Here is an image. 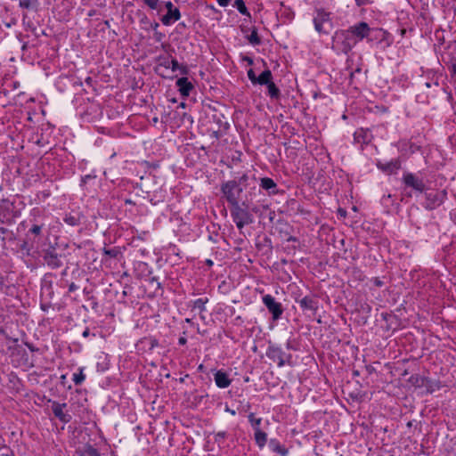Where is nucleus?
I'll list each match as a JSON object with an SVG mask.
<instances>
[{"mask_svg":"<svg viewBox=\"0 0 456 456\" xmlns=\"http://www.w3.org/2000/svg\"><path fill=\"white\" fill-rule=\"evenodd\" d=\"M256 181V178L255 175L249 176L248 174L244 173L239 177L222 183L220 191L229 207L231 208L240 203V196L243 191L247 189L251 183H255Z\"/></svg>","mask_w":456,"mask_h":456,"instance_id":"obj_1","label":"nucleus"},{"mask_svg":"<svg viewBox=\"0 0 456 456\" xmlns=\"http://www.w3.org/2000/svg\"><path fill=\"white\" fill-rule=\"evenodd\" d=\"M231 216L236 227L242 230L246 225L252 224L255 222L254 216L250 214L248 209V198L240 203L230 208Z\"/></svg>","mask_w":456,"mask_h":456,"instance_id":"obj_2","label":"nucleus"},{"mask_svg":"<svg viewBox=\"0 0 456 456\" xmlns=\"http://www.w3.org/2000/svg\"><path fill=\"white\" fill-rule=\"evenodd\" d=\"M332 42L334 47L345 54H348L357 45L348 28L337 30L332 37Z\"/></svg>","mask_w":456,"mask_h":456,"instance_id":"obj_3","label":"nucleus"},{"mask_svg":"<svg viewBox=\"0 0 456 456\" xmlns=\"http://www.w3.org/2000/svg\"><path fill=\"white\" fill-rule=\"evenodd\" d=\"M313 22L319 34L329 35L333 28L331 12L323 8L315 9Z\"/></svg>","mask_w":456,"mask_h":456,"instance_id":"obj_4","label":"nucleus"},{"mask_svg":"<svg viewBox=\"0 0 456 456\" xmlns=\"http://www.w3.org/2000/svg\"><path fill=\"white\" fill-rule=\"evenodd\" d=\"M366 42L371 45L386 43L389 46L391 45V36L387 30L378 27H370L368 24Z\"/></svg>","mask_w":456,"mask_h":456,"instance_id":"obj_5","label":"nucleus"},{"mask_svg":"<svg viewBox=\"0 0 456 456\" xmlns=\"http://www.w3.org/2000/svg\"><path fill=\"white\" fill-rule=\"evenodd\" d=\"M426 201L423 207L428 210H434L440 207L447 199L446 190L424 191Z\"/></svg>","mask_w":456,"mask_h":456,"instance_id":"obj_6","label":"nucleus"},{"mask_svg":"<svg viewBox=\"0 0 456 456\" xmlns=\"http://www.w3.org/2000/svg\"><path fill=\"white\" fill-rule=\"evenodd\" d=\"M42 257L45 264L51 269H58L63 265V256L57 252L53 245H50L48 248L42 250Z\"/></svg>","mask_w":456,"mask_h":456,"instance_id":"obj_7","label":"nucleus"},{"mask_svg":"<svg viewBox=\"0 0 456 456\" xmlns=\"http://www.w3.org/2000/svg\"><path fill=\"white\" fill-rule=\"evenodd\" d=\"M266 356L273 360V362H277V365L279 367L284 366L286 363L290 364L292 355L290 354H286L281 347L274 345H270L266 351Z\"/></svg>","mask_w":456,"mask_h":456,"instance_id":"obj_8","label":"nucleus"},{"mask_svg":"<svg viewBox=\"0 0 456 456\" xmlns=\"http://www.w3.org/2000/svg\"><path fill=\"white\" fill-rule=\"evenodd\" d=\"M262 301L268 312L272 314L273 321H278L281 318L284 311L283 306L280 302H277L272 295L266 294L263 296Z\"/></svg>","mask_w":456,"mask_h":456,"instance_id":"obj_9","label":"nucleus"},{"mask_svg":"<svg viewBox=\"0 0 456 456\" xmlns=\"http://www.w3.org/2000/svg\"><path fill=\"white\" fill-rule=\"evenodd\" d=\"M12 203L8 200L3 199L0 200V224L12 225L14 223L15 216H12Z\"/></svg>","mask_w":456,"mask_h":456,"instance_id":"obj_10","label":"nucleus"},{"mask_svg":"<svg viewBox=\"0 0 456 456\" xmlns=\"http://www.w3.org/2000/svg\"><path fill=\"white\" fill-rule=\"evenodd\" d=\"M403 183L406 187H410L417 192L422 193L426 190L423 179L419 178L414 174L406 172L403 175Z\"/></svg>","mask_w":456,"mask_h":456,"instance_id":"obj_11","label":"nucleus"},{"mask_svg":"<svg viewBox=\"0 0 456 456\" xmlns=\"http://www.w3.org/2000/svg\"><path fill=\"white\" fill-rule=\"evenodd\" d=\"M52 403V411L56 419H58L61 422L67 424L71 421L72 416L64 411V409L67 407V403H60L56 401H49Z\"/></svg>","mask_w":456,"mask_h":456,"instance_id":"obj_12","label":"nucleus"},{"mask_svg":"<svg viewBox=\"0 0 456 456\" xmlns=\"http://www.w3.org/2000/svg\"><path fill=\"white\" fill-rule=\"evenodd\" d=\"M348 30L352 34L355 43L358 44L367 37L368 23L366 21L356 22L355 24L350 26Z\"/></svg>","mask_w":456,"mask_h":456,"instance_id":"obj_13","label":"nucleus"},{"mask_svg":"<svg viewBox=\"0 0 456 456\" xmlns=\"http://www.w3.org/2000/svg\"><path fill=\"white\" fill-rule=\"evenodd\" d=\"M377 167L387 175L396 174L402 167V161L399 158L391 159L388 162H382L378 160L376 163Z\"/></svg>","mask_w":456,"mask_h":456,"instance_id":"obj_14","label":"nucleus"},{"mask_svg":"<svg viewBox=\"0 0 456 456\" xmlns=\"http://www.w3.org/2000/svg\"><path fill=\"white\" fill-rule=\"evenodd\" d=\"M167 10V14L161 18V21L164 25L168 26L175 21H177L181 18V12L178 8L175 7L172 2L167 1L165 4Z\"/></svg>","mask_w":456,"mask_h":456,"instance_id":"obj_15","label":"nucleus"},{"mask_svg":"<svg viewBox=\"0 0 456 456\" xmlns=\"http://www.w3.org/2000/svg\"><path fill=\"white\" fill-rule=\"evenodd\" d=\"M299 304V306L304 311H310L314 314L317 312L319 305L318 300L314 298L313 296H305L303 298L297 301Z\"/></svg>","mask_w":456,"mask_h":456,"instance_id":"obj_16","label":"nucleus"},{"mask_svg":"<svg viewBox=\"0 0 456 456\" xmlns=\"http://www.w3.org/2000/svg\"><path fill=\"white\" fill-rule=\"evenodd\" d=\"M259 186V192L261 191V189L266 191L268 195H276L280 192L277 183L270 177L261 178Z\"/></svg>","mask_w":456,"mask_h":456,"instance_id":"obj_17","label":"nucleus"},{"mask_svg":"<svg viewBox=\"0 0 456 456\" xmlns=\"http://www.w3.org/2000/svg\"><path fill=\"white\" fill-rule=\"evenodd\" d=\"M248 209H249L250 214H252V215L253 214H256V215L259 216V217L263 216V211L264 210H269V220L271 222H273V220L275 217V212L273 211V210H270L267 205H265V206H259V205H256V204H253L251 202V199H248Z\"/></svg>","mask_w":456,"mask_h":456,"instance_id":"obj_18","label":"nucleus"},{"mask_svg":"<svg viewBox=\"0 0 456 456\" xmlns=\"http://www.w3.org/2000/svg\"><path fill=\"white\" fill-rule=\"evenodd\" d=\"M214 379H215L216 385L219 388H226L231 385V382H232L228 374L222 370H218L215 371Z\"/></svg>","mask_w":456,"mask_h":456,"instance_id":"obj_19","label":"nucleus"},{"mask_svg":"<svg viewBox=\"0 0 456 456\" xmlns=\"http://www.w3.org/2000/svg\"><path fill=\"white\" fill-rule=\"evenodd\" d=\"M45 228L44 223H38L37 221L33 222L28 228L27 233L25 234L27 237L35 238V241H38V240L43 235V230Z\"/></svg>","mask_w":456,"mask_h":456,"instance_id":"obj_20","label":"nucleus"},{"mask_svg":"<svg viewBox=\"0 0 456 456\" xmlns=\"http://www.w3.org/2000/svg\"><path fill=\"white\" fill-rule=\"evenodd\" d=\"M175 84L183 96H189L191 91L193 89V85L186 77L178 78Z\"/></svg>","mask_w":456,"mask_h":456,"instance_id":"obj_21","label":"nucleus"},{"mask_svg":"<svg viewBox=\"0 0 456 456\" xmlns=\"http://www.w3.org/2000/svg\"><path fill=\"white\" fill-rule=\"evenodd\" d=\"M268 446L273 452H276L281 456H287L289 454L288 449L281 444V443L275 438L270 439Z\"/></svg>","mask_w":456,"mask_h":456,"instance_id":"obj_22","label":"nucleus"},{"mask_svg":"<svg viewBox=\"0 0 456 456\" xmlns=\"http://www.w3.org/2000/svg\"><path fill=\"white\" fill-rule=\"evenodd\" d=\"M83 216L80 213H68L65 214L63 221L69 226H77L81 224Z\"/></svg>","mask_w":456,"mask_h":456,"instance_id":"obj_23","label":"nucleus"},{"mask_svg":"<svg viewBox=\"0 0 456 456\" xmlns=\"http://www.w3.org/2000/svg\"><path fill=\"white\" fill-rule=\"evenodd\" d=\"M79 456H101L96 448L90 444H86L83 447L77 450Z\"/></svg>","mask_w":456,"mask_h":456,"instance_id":"obj_24","label":"nucleus"},{"mask_svg":"<svg viewBox=\"0 0 456 456\" xmlns=\"http://www.w3.org/2000/svg\"><path fill=\"white\" fill-rule=\"evenodd\" d=\"M354 138L359 143H368L370 141V134L368 130L360 128L354 132Z\"/></svg>","mask_w":456,"mask_h":456,"instance_id":"obj_25","label":"nucleus"},{"mask_svg":"<svg viewBox=\"0 0 456 456\" xmlns=\"http://www.w3.org/2000/svg\"><path fill=\"white\" fill-rule=\"evenodd\" d=\"M276 231L280 233L282 239L289 235L292 227L284 220H279L275 227Z\"/></svg>","mask_w":456,"mask_h":456,"instance_id":"obj_26","label":"nucleus"},{"mask_svg":"<svg viewBox=\"0 0 456 456\" xmlns=\"http://www.w3.org/2000/svg\"><path fill=\"white\" fill-rule=\"evenodd\" d=\"M273 80V74L269 69H265L256 79V85L266 86Z\"/></svg>","mask_w":456,"mask_h":456,"instance_id":"obj_27","label":"nucleus"},{"mask_svg":"<svg viewBox=\"0 0 456 456\" xmlns=\"http://www.w3.org/2000/svg\"><path fill=\"white\" fill-rule=\"evenodd\" d=\"M254 436L256 444L259 448H263L267 442V434L261 430L260 428H256Z\"/></svg>","mask_w":456,"mask_h":456,"instance_id":"obj_28","label":"nucleus"},{"mask_svg":"<svg viewBox=\"0 0 456 456\" xmlns=\"http://www.w3.org/2000/svg\"><path fill=\"white\" fill-rule=\"evenodd\" d=\"M408 381L413 387L421 388L425 387V384H427V377L420 376L419 374H414L409 378Z\"/></svg>","mask_w":456,"mask_h":456,"instance_id":"obj_29","label":"nucleus"},{"mask_svg":"<svg viewBox=\"0 0 456 456\" xmlns=\"http://www.w3.org/2000/svg\"><path fill=\"white\" fill-rule=\"evenodd\" d=\"M37 241H35V238L32 237H27L25 235V238L20 245V249L23 251H26V254L28 256L30 255V251L34 248V244Z\"/></svg>","mask_w":456,"mask_h":456,"instance_id":"obj_30","label":"nucleus"},{"mask_svg":"<svg viewBox=\"0 0 456 456\" xmlns=\"http://www.w3.org/2000/svg\"><path fill=\"white\" fill-rule=\"evenodd\" d=\"M268 89V95L274 100H278L281 97V91L277 87V86L273 82V80L270 82V84L266 85Z\"/></svg>","mask_w":456,"mask_h":456,"instance_id":"obj_31","label":"nucleus"},{"mask_svg":"<svg viewBox=\"0 0 456 456\" xmlns=\"http://www.w3.org/2000/svg\"><path fill=\"white\" fill-rule=\"evenodd\" d=\"M426 388V391L428 393H433L435 392L436 390H438L441 386H440V381L439 380H433L429 378H427V384H425V387Z\"/></svg>","mask_w":456,"mask_h":456,"instance_id":"obj_32","label":"nucleus"},{"mask_svg":"<svg viewBox=\"0 0 456 456\" xmlns=\"http://www.w3.org/2000/svg\"><path fill=\"white\" fill-rule=\"evenodd\" d=\"M170 68L172 71L179 70L182 75H187L188 68L185 65H180L177 60L172 59L170 61Z\"/></svg>","mask_w":456,"mask_h":456,"instance_id":"obj_33","label":"nucleus"},{"mask_svg":"<svg viewBox=\"0 0 456 456\" xmlns=\"http://www.w3.org/2000/svg\"><path fill=\"white\" fill-rule=\"evenodd\" d=\"M233 6L238 10V12L242 14L250 17V13L246 7V4L243 0H235Z\"/></svg>","mask_w":456,"mask_h":456,"instance_id":"obj_34","label":"nucleus"},{"mask_svg":"<svg viewBox=\"0 0 456 456\" xmlns=\"http://www.w3.org/2000/svg\"><path fill=\"white\" fill-rule=\"evenodd\" d=\"M208 302V297H200L192 302V309H199L200 312L206 310V304Z\"/></svg>","mask_w":456,"mask_h":456,"instance_id":"obj_35","label":"nucleus"},{"mask_svg":"<svg viewBox=\"0 0 456 456\" xmlns=\"http://www.w3.org/2000/svg\"><path fill=\"white\" fill-rule=\"evenodd\" d=\"M247 38L248 42L253 45H259L262 43L261 38L258 36L257 29L256 28H253L251 34L248 36Z\"/></svg>","mask_w":456,"mask_h":456,"instance_id":"obj_36","label":"nucleus"},{"mask_svg":"<svg viewBox=\"0 0 456 456\" xmlns=\"http://www.w3.org/2000/svg\"><path fill=\"white\" fill-rule=\"evenodd\" d=\"M19 6L23 9H37V0H20Z\"/></svg>","mask_w":456,"mask_h":456,"instance_id":"obj_37","label":"nucleus"},{"mask_svg":"<svg viewBox=\"0 0 456 456\" xmlns=\"http://www.w3.org/2000/svg\"><path fill=\"white\" fill-rule=\"evenodd\" d=\"M248 419V422L250 423V425L254 430H256V428H260V425L262 422L261 418H256L255 414L253 412H249Z\"/></svg>","mask_w":456,"mask_h":456,"instance_id":"obj_38","label":"nucleus"},{"mask_svg":"<svg viewBox=\"0 0 456 456\" xmlns=\"http://www.w3.org/2000/svg\"><path fill=\"white\" fill-rule=\"evenodd\" d=\"M85 379H86V376L83 373V368H80L79 373H74L72 380L75 383V385H81L83 383V381L85 380Z\"/></svg>","mask_w":456,"mask_h":456,"instance_id":"obj_39","label":"nucleus"},{"mask_svg":"<svg viewBox=\"0 0 456 456\" xmlns=\"http://www.w3.org/2000/svg\"><path fill=\"white\" fill-rule=\"evenodd\" d=\"M103 254L106 256H109L111 258H117L118 256L120 254V252L117 248H104Z\"/></svg>","mask_w":456,"mask_h":456,"instance_id":"obj_40","label":"nucleus"},{"mask_svg":"<svg viewBox=\"0 0 456 456\" xmlns=\"http://www.w3.org/2000/svg\"><path fill=\"white\" fill-rule=\"evenodd\" d=\"M251 409V403L247 401L245 402L244 400L243 401H240V405L238 407V411L240 412H249Z\"/></svg>","mask_w":456,"mask_h":456,"instance_id":"obj_41","label":"nucleus"},{"mask_svg":"<svg viewBox=\"0 0 456 456\" xmlns=\"http://www.w3.org/2000/svg\"><path fill=\"white\" fill-rule=\"evenodd\" d=\"M158 61H159V66L165 67L166 69L170 68V60L168 56L160 55L158 57Z\"/></svg>","mask_w":456,"mask_h":456,"instance_id":"obj_42","label":"nucleus"},{"mask_svg":"<svg viewBox=\"0 0 456 456\" xmlns=\"http://www.w3.org/2000/svg\"><path fill=\"white\" fill-rule=\"evenodd\" d=\"M0 456H15L14 452L7 445L0 447Z\"/></svg>","mask_w":456,"mask_h":456,"instance_id":"obj_43","label":"nucleus"},{"mask_svg":"<svg viewBox=\"0 0 456 456\" xmlns=\"http://www.w3.org/2000/svg\"><path fill=\"white\" fill-rule=\"evenodd\" d=\"M145 341L148 343L150 350L154 349L155 347L159 346V340L154 337H150L148 338H145Z\"/></svg>","mask_w":456,"mask_h":456,"instance_id":"obj_44","label":"nucleus"},{"mask_svg":"<svg viewBox=\"0 0 456 456\" xmlns=\"http://www.w3.org/2000/svg\"><path fill=\"white\" fill-rule=\"evenodd\" d=\"M247 75H248V77L250 80V82L253 85H256V79L257 78V77L256 76L255 71L252 69H250L248 70Z\"/></svg>","mask_w":456,"mask_h":456,"instance_id":"obj_45","label":"nucleus"},{"mask_svg":"<svg viewBox=\"0 0 456 456\" xmlns=\"http://www.w3.org/2000/svg\"><path fill=\"white\" fill-rule=\"evenodd\" d=\"M419 151H420V146L417 145L416 143L410 142L409 151L411 154H414Z\"/></svg>","mask_w":456,"mask_h":456,"instance_id":"obj_46","label":"nucleus"},{"mask_svg":"<svg viewBox=\"0 0 456 456\" xmlns=\"http://www.w3.org/2000/svg\"><path fill=\"white\" fill-rule=\"evenodd\" d=\"M426 87L428 88H430V87H436V88H438V89H441V90H444V88L440 87V85H439V82L437 79H436L435 81H432V82H427L425 84Z\"/></svg>","mask_w":456,"mask_h":456,"instance_id":"obj_47","label":"nucleus"},{"mask_svg":"<svg viewBox=\"0 0 456 456\" xmlns=\"http://www.w3.org/2000/svg\"><path fill=\"white\" fill-rule=\"evenodd\" d=\"M159 0H143V2L151 8V9H156L158 5Z\"/></svg>","mask_w":456,"mask_h":456,"instance_id":"obj_48","label":"nucleus"},{"mask_svg":"<svg viewBox=\"0 0 456 456\" xmlns=\"http://www.w3.org/2000/svg\"><path fill=\"white\" fill-rule=\"evenodd\" d=\"M354 2L358 7H361L371 4L373 0H354Z\"/></svg>","mask_w":456,"mask_h":456,"instance_id":"obj_49","label":"nucleus"},{"mask_svg":"<svg viewBox=\"0 0 456 456\" xmlns=\"http://www.w3.org/2000/svg\"><path fill=\"white\" fill-rule=\"evenodd\" d=\"M371 282L376 286V287H383L384 286V281H381L379 277H374L371 279Z\"/></svg>","mask_w":456,"mask_h":456,"instance_id":"obj_50","label":"nucleus"},{"mask_svg":"<svg viewBox=\"0 0 456 456\" xmlns=\"http://www.w3.org/2000/svg\"><path fill=\"white\" fill-rule=\"evenodd\" d=\"M182 121H183V123H184V122H189V123H191H191L193 122V119H192V118H191V115H189V114H187V113L183 112V113H182Z\"/></svg>","mask_w":456,"mask_h":456,"instance_id":"obj_51","label":"nucleus"},{"mask_svg":"<svg viewBox=\"0 0 456 456\" xmlns=\"http://www.w3.org/2000/svg\"><path fill=\"white\" fill-rule=\"evenodd\" d=\"M226 436L227 433L225 431H220L215 435V440L219 441L220 439H224Z\"/></svg>","mask_w":456,"mask_h":456,"instance_id":"obj_52","label":"nucleus"},{"mask_svg":"<svg viewBox=\"0 0 456 456\" xmlns=\"http://www.w3.org/2000/svg\"><path fill=\"white\" fill-rule=\"evenodd\" d=\"M24 345L29 349L30 352H38L39 351V348L36 347L33 344L28 342V341H23Z\"/></svg>","mask_w":456,"mask_h":456,"instance_id":"obj_53","label":"nucleus"},{"mask_svg":"<svg viewBox=\"0 0 456 456\" xmlns=\"http://www.w3.org/2000/svg\"><path fill=\"white\" fill-rule=\"evenodd\" d=\"M450 219L456 224V208H452L450 213Z\"/></svg>","mask_w":456,"mask_h":456,"instance_id":"obj_54","label":"nucleus"},{"mask_svg":"<svg viewBox=\"0 0 456 456\" xmlns=\"http://www.w3.org/2000/svg\"><path fill=\"white\" fill-rule=\"evenodd\" d=\"M164 37L165 35L161 32L155 31L154 33V38L157 42H160Z\"/></svg>","mask_w":456,"mask_h":456,"instance_id":"obj_55","label":"nucleus"},{"mask_svg":"<svg viewBox=\"0 0 456 456\" xmlns=\"http://www.w3.org/2000/svg\"><path fill=\"white\" fill-rule=\"evenodd\" d=\"M150 283L151 284L156 283L158 289L161 288V283L159 281V278H157V277H151L150 279Z\"/></svg>","mask_w":456,"mask_h":456,"instance_id":"obj_56","label":"nucleus"},{"mask_svg":"<svg viewBox=\"0 0 456 456\" xmlns=\"http://www.w3.org/2000/svg\"><path fill=\"white\" fill-rule=\"evenodd\" d=\"M286 348L289 350H294V351L297 350V346H295L293 345V342L289 339L286 343Z\"/></svg>","mask_w":456,"mask_h":456,"instance_id":"obj_57","label":"nucleus"},{"mask_svg":"<svg viewBox=\"0 0 456 456\" xmlns=\"http://www.w3.org/2000/svg\"><path fill=\"white\" fill-rule=\"evenodd\" d=\"M283 240H285L286 241H293V242H297L298 241V239L295 236H292L290 233L289 235H287Z\"/></svg>","mask_w":456,"mask_h":456,"instance_id":"obj_58","label":"nucleus"},{"mask_svg":"<svg viewBox=\"0 0 456 456\" xmlns=\"http://www.w3.org/2000/svg\"><path fill=\"white\" fill-rule=\"evenodd\" d=\"M0 332L5 335V338H6L8 341H11V342H12V343H17V342H18V338H11V337H9L8 335H6V334L4 333V330H3V329H0Z\"/></svg>","mask_w":456,"mask_h":456,"instance_id":"obj_59","label":"nucleus"},{"mask_svg":"<svg viewBox=\"0 0 456 456\" xmlns=\"http://www.w3.org/2000/svg\"><path fill=\"white\" fill-rule=\"evenodd\" d=\"M242 61H246L250 66L253 65V63H254L253 59L251 57H249V56H247V55L242 57Z\"/></svg>","mask_w":456,"mask_h":456,"instance_id":"obj_60","label":"nucleus"},{"mask_svg":"<svg viewBox=\"0 0 456 456\" xmlns=\"http://www.w3.org/2000/svg\"><path fill=\"white\" fill-rule=\"evenodd\" d=\"M216 1H217L218 4L222 7L227 6L231 2V0H216Z\"/></svg>","mask_w":456,"mask_h":456,"instance_id":"obj_61","label":"nucleus"},{"mask_svg":"<svg viewBox=\"0 0 456 456\" xmlns=\"http://www.w3.org/2000/svg\"><path fill=\"white\" fill-rule=\"evenodd\" d=\"M78 289V287L74 283L71 282L69 286V292H74Z\"/></svg>","mask_w":456,"mask_h":456,"instance_id":"obj_62","label":"nucleus"},{"mask_svg":"<svg viewBox=\"0 0 456 456\" xmlns=\"http://www.w3.org/2000/svg\"><path fill=\"white\" fill-rule=\"evenodd\" d=\"M186 343H187V338L184 336L179 338L178 344L180 346H184Z\"/></svg>","mask_w":456,"mask_h":456,"instance_id":"obj_63","label":"nucleus"},{"mask_svg":"<svg viewBox=\"0 0 456 456\" xmlns=\"http://www.w3.org/2000/svg\"><path fill=\"white\" fill-rule=\"evenodd\" d=\"M50 307H51L50 304H41L40 305V308L44 312H47Z\"/></svg>","mask_w":456,"mask_h":456,"instance_id":"obj_64","label":"nucleus"}]
</instances>
